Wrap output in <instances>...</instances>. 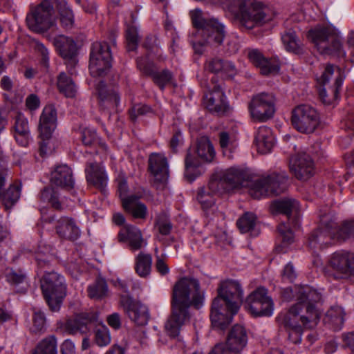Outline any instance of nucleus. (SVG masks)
I'll return each instance as SVG.
<instances>
[{"label": "nucleus", "instance_id": "f257e3e1", "mask_svg": "<svg viewBox=\"0 0 354 354\" xmlns=\"http://www.w3.org/2000/svg\"><path fill=\"white\" fill-rule=\"evenodd\" d=\"M297 302L286 313H281L277 317L279 324L283 326L288 333V339L294 344L301 342L302 328L315 327L320 318L318 304L322 301V295L309 286L295 288Z\"/></svg>", "mask_w": 354, "mask_h": 354}, {"label": "nucleus", "instance_id": "f03ea898", "mask_svg": "<svg viewBox=\"0 0 354 354\" xmlns=\"http://www.w3.org/2000/svg\"><path fill=\"white\" fill-rule=\"evenodd\" d=\"M288 176L284 171L274 172L261 178L252 180L251 175L239 167H231L222 171L219 179H212L209 187L212 192H230L240 187H249L250 194L254 198H261L283 192L287 187Z\"/></svg>", "mask_w": 354, "mask_h": 354}, {"label": "nucleus", "instance_id": "7ed1b4c3", "mask_svg": "<svg viewBox=\"0 0 354 354\" xmlns=\"http://www.w3.org/2000/svg\"><path fill=\"white\" fill-rule=\"evenodd\" d=\"M205 294L195 278L183 277L175 283L172 290L171 314L165 325L170 337H177L181 327L189 321L192 307L199 309L203 306Z\"/></svg>", "mask_w": 354, "mask_h": 354}, {"label": "nucleus", "instance_id": "20e7f679", "mask_svg": "<svg viewBox=\"0 0 354 354\" xmlns=\"http://www.w3.org/2000/svg\"><path fill=\"white\" fill-rule=\"evenodd\" d=\"M243 290L241 284L234 280L221 283L218 296L214 299L210 319L214 327L225 329L232 321L243 303Z\"/></svg>", "mask_w": 354, "mask_h": 354}, {"label": "nucleus", "instance_id": "39448f33", "mask_svg": "<svg viewBox=\"0 0 354 354\" xmlns=\"http://www.w3.org/2000/svg\"><path fill=\"white\" fill-rule=\"evenodd\" d=\"M223 9L236 15L241 25L246 29L261 26L272 18L270 8L256 0H218Z\"/></svg>", "mask_w": 354, "mask_h": 354}, {"label": "nucleus", "instance_id": "423d86ee", "mask_svg": "<svg viewBox=\"0 0 354 354\" xmlns=\"http://www.w3.org/2000/svg\"><path fill=\"white\" fill-rule=\"evenodd\" d=\"M321 226L309 237L308 244L313 249H322L330 245L333 240L345 241L354 238V221L346 222L339 229L332 220L328 221L326 216H322Z\"/></svg>", "mask_w": 354, "mask_h": 354}, {"label": "nucleus", "instance_id": "0eeeda50", "mask_svg": "<svg viewBox=\"0 0 354 354\" xmlns=\"http://www.w3.org/2000/svg\"><path fill=\"white\" fill-rule=\"evenodd\" d=\"M193 26L197 29V34L201 39L194 44L196 52L202 53L201 47L207 45L221 44L225 35V27L215 18L205 19L202 16V11L195 9L190 12Z\"/></svg>", "mask_w": 354, "mask_h": 354}, {"label": "nucleus", "instance_id": "6e6552de", "mask_svg": "<svg viewBox=\"0 0 354 354\" xmlns=\"http://www.w3.org/2000/svg\"><path fill=\"white\" fill-rule=\"evenodd\" d=\"M307 37L321 54L345 57L341 38L334 28L317 26L310 30Z\"/></svg>", "mask_w": 354, "mask_h": 354}, {"label": "nucleus", "instance_id": "1a4fd4ad", "mask_svg": "<svg viewBox=\"0 0 354 354\" xmlns=\"http://www.w3.org/2000/svg\"><path fill=\"white\" fill-rule=\"evenodd\" d=\"M44 297L52 311H58L66 295L64 277L55 272H46L40 281Z\"/></svg>", "mask_w": 354, "mask_h": 354}, {"label": "nucleus", "instance_id": "9d476101", "mask_svg": "<svg viewBox=\"0 0 354 354\" xmlns=\"http://www.w3.org/2000/svg\"><path fill=\"white\" fill-rule=\"evenodd\" d=\"M196 153L198 158L188 151L185 160V176L189 181H193L201 174L198 158L205 162H211L215 156L213 145L208 138L203 136L198 139Z\"/></svg>", "mask_w": 354, "mask_h": 354}, {"label": "nucleus", "instance_id": "9b49d317", "mask_svg": "<svg viewBox=\"0 0 354 354\" xmlns=\"http://www.w3.org/2000/svg\"><path fill=\"white\" fill-rule=\"evenodd\" d=\"M111 66L110 46L106 42L93 44L90 53L89 71L93 77L105 75Z\"/></svg>", "mask_w": 354, "mask_h": 354}, {"label": "nucleus", "instance_id": "f8f14e48", "mask_svg": "<svg viewBox=\"0 0 354 354\" xmlns=\"http://www.w3.org/2000/svg\"><path fill=\"white\" fill-rule=\"evenodd\" d=\"M244 307L253 317H270L273 314L274 303L264 288H258L246 298Z\"/></svg>", "mask_w": 354, "mask_h": 354}, {"label": "nucleus", "instance_id": "ddd939ff", "mask_svg": "<svg viewBox=\"0 0 354 354\" xmlns=\"http://www.w3.org/2000/svg\"><path fill=\"white\" fill-rule=\"evenodd\" d=\"M53 12V8L50 2L48 0L43 1L28 14L26 23L28 28L36 32L47 30L54 24Z\"/></svg>", "mask_w": 354, "mask_h": 354}, {"label": "nucleus", "instance_id": "4468645a", "mask_svg": "<svg viewBox=\"0 0 354 354\" xmlns=\"http://www.w3.org/2000/svg\"><path fill=\"white\" fill-rule=\"evenodd\" d=\"M319 122V116L315 109L308 104L295 108L292 113V124L299 132L313 133Z\"/></svg>", "mask_w": 354, "mask_h": 354}, {"label": "nucleus", "instance_id": "2eb2a0df", "mask_svg": "<svg viewBox=\"0 0 354 354\" xmlns=\"http://www.w3.org/2000/svg\"><path fill=\"white\" fill-rule=\"evenodd\" d=\"M252 118L266 122L272 118L275 112V97L272 93H261L255 95L248 104Z\"/></svg>", "mask_w": 354, "mask_h": 354}, {"label": "nucleus", "instance_id": "dca6fc26", "mask_svg": "<svg viewBox=\"0 0 354 354\" xmlns=\"http://www.w3.org/2000/svg\"><path fill=\"white\" fill-rule=\"evenodd\" d=\"M52 41L58 55L64 60L68 71L73 74L78 62L76 42L72 38L62 35L54 37Z\"/></svg>", "mask_w": 354, "mask_h": 354}, {"label": "nucleus", "instance_id": "f3484780", "mask_svg": "<svg viewBox=\"0 0 354 354\" xmlns=\"http://www.w3.org/2000/svg\"><path fill=\"white\" fill-rule=\"evenodd\" d=\"M328 268L334 272L335 279L354 275V253L345 251L334 252L328 261Z\"/></svg>", "mask_w": 354, "mask_h": 354}, {"label": "nucleus", "instance_id": "a211bd4d", "mask_svg": "<svg viewBox=\"0 0 354 354\" xmlns=\"http://www.w3.org/2000/svg\"><path fill=\"white\" fill-rule=\"evenodd\" d=\"M203 104L210 112L222 114L227 111L228 105L225 96L216 83L215 77L211 79V83L207 86V92L203 97Z\"/></svg>", "mask_w": 354, "mask_h": 354}, {"label": "nucleus", "instance_id": "6ab92c4d", "mask_svg": "<svg viewBox=\"0 0 354 354\" xmlns=\"http://www.w3.org/2000/svg\"><path fill=\"white\" fill-rule=\"evenodd\" d=\"M120 304L129 319L138 326H145L149 319L147 306L135 301L132 297L127 295L120 297Z\"/></svg>", "mask_w": 354, "mask_h": 354}, {"label": "nucleus", "instance_id": "aec40b11", "mask_svg": "<svg viewBox=\"0 0 354 354\" xmlns=\"http://www.w3.org/2000/svg\"><path fill=\"white\" fill-rule=\"evenodd\" d=\"M95 312L82 313L73 319H70L65 324V330L71 335H86L91 330L90 324L97 321Z\"/></svg>", "mask_w": 354, "mask_h": 354}, {"label": "nucleus", "instance_id": "412c9836", "mask_svg": "<svg viewBox=\"0 0 354 354\" xmlns=\"http://www.w3.org/2000/svg\"><path fill=\"white\" fill-rule=\"evenodd\" d=\"M137 67L143 74L151 76L154 82L162 89L167 84L172 82L171 73L168 70L156 72L153 63L149 60L148 56L138 58Z\"/></svg>", "mask_w": 354, "mask_h": 354}, {"label": "nucleus", "instance_id": "4be33fe9", "mask_svg": "<svg viewBox=\"0 0 354 354\" xmlns=\"http://www.w3.org/2000/svg\"><path fill=\"white\" fill-rule=\"evenodd\" d=\"M290 170L297 178L306 180L314 174L313 162L308 154L297 155L290 159Z\"/></svg>", "mask_w": 354, "mask_h": 354}, {"label": "nucleus", "instance_id": "5701e85b", "mask_svg": "<svg viewBox=\"0 0 354 354\" xmlns=\"http://www.w3.org/2000/svg\"><path fill=\"white\" fill-rule=\"evenodd\" d=\"M149 169L156 182L165 183L169 178V164L162 153H153L149 158Z\"/></svg>", "mask_w": 354, "mask_h": 354}, {"label": "nucleus", "instance_id": "b1692460", "mask_svg": "<svg viewBox=\"0 0 354 354\" xmlns=\"http://www.w3.org/2000/svg\"><path fill=\"white\" fill-rule=\"evenodd\" d=\"M118 238L121 243H128L130 250L133 252L140 250L146 245L140 230L132 225H125L121 228Z\"/></svg>", "mask_w": 354, "mask_h": 354}, {"label": "nucleus", "instance_id": "393cba45", "mask_svg": "<svg viewBox=\"0 0 354 354\" xmlns=\"http://www.w3.org/2000/svg\"><path fill=\"white\" fill-rule=\"evenodd\" d=\"M57 121L56 109L53 105L46 106L39 118V131L43 140H48L55 129Z\"/></svg>", "mask_w": 354, "mask_h": 354}, {"label": "nucleus", "instance_id": "a878e982", "mask_svg": "<svg viewBox=\"0 0 354 354\" xmlns=\"http://www.w3.org/2000/svg\"><path fill=\"white\" fill-rule=\"evenodd\" d=\"M248 57L250 62L260 70L262 75L276 73L279 69L276 62L266 58L258 49H248Z\"/></svg>", "mask_w": 354, "mask_h": 354}, {"label": "nucleus", "instance_id": "bb28decb", "mask_svg": "<svg viewBox=\"0 0 354 354\" xmlns=\"http://www.w3.org/2000/svg\"><path fill=\"white\" fill-rule=\"evenodd\" d=\"M248 342V335L245 328L241 325H234L230 330L225 346L230 351L239 354Z\"/></svg>", "mask_w": 354, "mask_h": 354}, {"label": "nucleus", "instance_id": "cd10ccee", "mask_svg": "<svg viewBox=\"0 0 354 354\" xmlns=\"http://www.w3.org/2000/svg\"><path fill=\"white\" fill-rule=\"evenodd\" d=\"M13 120L15 138L20 145L26 147L31 139L28 120L22 113L19 111L16 112Z\"/></svg>", "mask_w": 354, "mask_h": 354}, {"label": "nucleus", "instance_id": "c85d7f7f", "mask_svg": "<svg viewBox=\"0 0 354 354\" xmlns=\"http://www.w3.org/2000/svg\"><path fill=\"white\" fill-rule=\"evenodd\" d=\"M99 104L106 109L116 108L120 103V95L115 88H108L103 82H100L96 86Z\"/></svg>", "mask_w": 354, "mask_h": 354}, {"label": "nucleus", "instance_id": "c756f323", "mask_svg": "<svg viewBox=\"0 0 354 354\" xmlns=\"http://www.w3.org/2000/svg\"><path fill=\"white\" fill-rule=\"evenodd\" d=\"M86 180L90 185L103 189L107 184L108 177L104 167L96 162H88L85 168Z\"/></svg>", "mask_w": 354, "mask_h": 354}, {"label": "nucleus", "instance_id": "7c9ffc66", "mask_svg": "<svg viewBox=\"0 0 354 354\" xmlns=\"http://www.w3.org/2000/svg\"><path fill=\"white\" fill-rule=\"evenodd\" d=\"M56 233L64 239L76 240L80 235V231L74 220L69 217H61L55 225Z\"/></svg>", "mask_w": 354, "mask_h": 354}, {"label": "nucleus", "instance_id": "2f4dec72", "mask_svg": "<svg viewBox=\"0 0 354 354\" xmlns=\"http://www.w3.org/2000/svg\"><path fill=\"white\" fill-rule=\"evenodd\" d=\"M140 196L130 194L127 198H124L122 207L134 218L145 220L148 215L147 207L140 201Z\"/></svg>", "mask_w": 354, "mask_h": 354}, {"label": "nucleus", "instance_id": "473e14b6", "mask_svg": "<svg viewBox=\"0 0 354 354\" xmlns=\"http://www.w3.org/2000/svg\"><path fill=\"white\" fill-rule=\"evenodd\" d=\"M52 184L65 189L73 187L74 180L71 169L66 165H58L52 172Z\"/></svg>", "mask_w": 354, "mask_h": 354}, {"label": "nucleus", "instance_id": "72a5a7b5", "mask_svg": "<svg viewBox=\"0 0 354 354\" xmlns=\"http://www.w3.org/2000/svg\"><path fill=\"white\" fill-rule=\"evenodd\" d=\"M254 143L259 152L261 153L270 152L274 143L271 129L266 126L260 127L256 133Z\"/></svg>", "mask_w": 354, "mask_h": 354}, {"label": "nucleus", "instance_id": "f704fd0d", "mask_svg": "<svg viewBox=\"0 0 354 354\" xmlns=\"http://www.w3.org/2000/svg\"><path fill=\"white\" fill-rule=\"evenodd\" d=\"M333 75L335 76L334 86H335V90L334 91V95L335 97L338 95L339 89L342 86L344 81L341 69L339 67L330 64H327L323 73L318 79V82L319 84L324 86L329 82L330 79Z\"/></svg>", "mask_w": 354, "mask_h": 354}, {"label": "nucleus", "instance_id": "c9c22d12", "mask_svg": "<svg viewBox=\"0 0 354 354\" xmlns=\"http://www.w3.org/2000/svg\"><path fill=\"white\" fill-rule=\"evenodd\" d=\"M281 41L287 51L297 55L304 53V46L294 30H286L281 35Z\"/></svg>", "mask_w": 354, "mask_h": 354}, {"label": "nucleus", "instance_id": "e433bc0d", "mask_svg": "<svg viewBox=\"0 0 354 354\" xmlns=\"http://www.w3.org/2000/svg\"><path fill=\"white\" fill-rule=\"evenodd\" d=\"M152 257L150 254L140 252L135 257L134 269L138 276L142 278L149 276L152 267Z\"/></svg>", "mask_w": 354, "mask_h": 354}, {"label": "nucleus", "instance_id": "4c0bfd02", "mask_svg": "<svg viewBox=\"0 0 354 354\" xmlns=\"http://www.w3.org/2000/svg\"><path fill=\"white\" fill-rule=\"evenodd\" d=\"M298 209V203L292 198H283L274 201L270 205L272 214H283L288 218L291 213Z\"/></svg>", "mask_w": 354, "mask_h": 354}, {"label": "nucleus", "instance_id": "58836bf2", "mask_svg": "<svg viewBox=\"0 0 354 354\" xmlns=\"http://www.w3.org/2000/svg\"><path fill=\"white\" fill-rule=\"evenodd\" d=\"M55 6L62 25L66 28H71L74 24V15L68 3L65 0H57Z\"/></svg>", "mask_w": 354, "mask_h": 354}, {"label": "nucleus", "instance_id": "ea45409f", "mask_svg": "<svg viewBox=\"0 0 354 354\" xmlns=\"http://www.w3.org/2000/svg\"><path fill=\"white\" fill-rule=\"evenodd\" d=\"M344 311L340 306L331 307L326 313L324 322L331 324L334 330L342 328L344 321Z\"/></svg>", "mask_w": 354, "mask_h": 354}, {"label": "nucleus", "instance_id": "a19ab883", "mask_svg": "<svg viewBox=\"0 0 354 354\" xmlns=\"http://www.w3.org/2000/svg\"><path fill=\"white\" fill-rule=\"evenodd\" d=\"M57 87L67 97H73L77 93V86L74 81L64 72L60 73L57 77Z\"/></svg>", "mask_w": 354, "mask_h": 354}, {"label": "nucleus", "instance_id": "79ce46f5", "mask_svg": "<svg viewBox=\"0 0 354 354\" xmlns=\"http://www.w3.org/2000/svg\"><path fill=\"white\" fill-rule=\"evenodd\" d=\"M88 295L93 299H102L108 295V286L104 279L99 278L87 288Z\"/></svg>", "mask_w": 354, "mask_h": 354}, {"label": "nucleus", "instance_id": "37998d69", "mask_svg": "<svg viewBox=\"0 0 354 354\" xmlns=\"http://www.w3.org/2000/svg\"><path fill=\"white\" fill-rule=\"evenodd\" d=\"M218 192H212L209 186L206 188H201L198 190L197 194V200L199 203L201 205L203 209L205 212H207L208 209L212 208V210H214V194H216ZM208 215V212H207Z\"/></svg>", "mask_w": 354, "mask_h": 354}, {"label": "nucleus", "instance_id": "c03bdc74", "mask_svg": "<svg viewBox=\"0 0 354 354\" xmlns=\"http://www.w3.org/2000/svg\"><path fill=\"white\" fill-rule=\"evenodd\" d=\"M21 183H15L14 184L10 185L6 192L2 191L0 196H1L4 205L6 208L11 207L19 200L21 194Z\"/></svg>", "mask_w": 354, "mask_h": 354}, {"label": "nucleus", "instance_id": "a18cd8bd", "mask_svg": "<svg viewBox=\"0 0 354 354\" xmlns=\"http://www.w3.org/2000/svg\"><path fill=\"white\" fill-rule=\"evenodd\" d=\"M57 342L54 335L42 339L37 345L35 354H57Z\"/></svg>", "mask_w": 354, "mask_h": 354}, {"label": "nucleus", "instance_id": "49530a36", "mask_svg": "<svg viewBox=\"0 0 354 354\" xmlns=\"http://www.w3.org/2000/svg\"><path fill=\"white\" fill-rule=\"evenodd\" d=\"M39 198L42 201L49 203L55 209H60L62 208L58 193L55 188L45 187L41 192Z\"/></svg>", "mask_w": 354, "mask_h": 354}, {"label": "nucleus", "instance_id": "de8ad7c7", "mask_svg": "<svg viewBox=\"0 0 354 354\" xmlns=\"http://www.w3.org/2000/svg\"><path fill=\"white\" fill-rule=\"evenodd\" d=\"M257 217L255 214L246 212L237 221V226L242 233L251 230L255 225Z\"/></svg>", "mask_w": 354, "mask_h": 354}, {"label": "nucleus", "instance_id": "09e8293b", "mask_svg": "<svg viewBox=\"0 0 354 354\" xmlns=\"http://www.w3.org/2000/svg\"><path fill=\"white\" fill-rule=\"evenodd\" d=\"M6 278V281L12 286H18L26 283V275L21 270L7 269Z\"/></svg>", "mask_w": 354, "mask_h": 354}, {"label": "nucleus", "instance_id": "8fccbe9b", "mask_svg": "<svg viewBox=\"0 0 354 354\" xmlns=\"http://www.w3.org/2000/svg\"><path fill=\"white\" fill-rule=\"evenodd\" d=\"M127 48L129 51L136 49L138 42V33L137 28L129 26L126 30Z\"/></svg>", "mask_w": 354, "mask_h": 354}, {"label": "nucleus", "instance_id": "3c124183", "mask_svg": "<svg viewBox=\"0 0 354 354\" xmlns=\"http://www.w3.org/2000/svg\"><path fill=\"white\" fill-rule=\"evenodd\" d=\"M278 231L281 239L283 247H287L293 243L294 236L289 226L282 223L279 225Z\"/></svg>", "mask_w": 354, "mask_h": 354}, {"label": "nucleus", "instance_id": "603ef678", "mask_svg": "<svg viewBox=\"0 0 354 354\" xmlns=\"http://www.w3.org/2000/svg\"><path fill=\"white\" fill-rule=\"evenodd\" d=\"M95 342L100 347L107 346L111 342L109 330L106 328L97 329L95 335Z\"/></svg>", "mask_w": 354, "mask_h": 354}, {"label": "nucleus", "instance_id": "864d4df0", "mask_svg": "<svg viewBox=\"0 0 354 354\" xmlns=\"http://www.w3.org/2000/svg\"><path fill=\"white\" fill-rule=\"evenodd\" d=\"M32 331L37 333L41 331L45 326L46 319L43 313L35 310L32 317Z\"/></svg>", "mask_w": 354, "mask_h": 354}, {"label": "nucleus", "instance_id": "5fc2aeb1", "mask_svg": "<svg viewBox=\"0 0 354 354\" xmlns=\"http://www.w3.org/2000/svg\"><path fill=\"white\" fill-rule=\"evenodd\" d=\"M156 225L159 232L162 235H168L171 230V224L165 215H159L156 218Z\"/></svg>", "mask_w": 354, "mask_h": 354}, {"label": "nucleus", "instance_id": "6e6d98bb", "mask_svg": "<svg viewBox=\"0 0 354 354\" xmlns=\"http://www.w3.org/2000/svg\"><path fill=\"white\" fill-rule=\"evenodd\" d=\"M151 112V107L146 104H135L130 110V117L132 120H136L138 116L145 115Z\"/></svg>", "mask_w": 354, "mask_h": 354}, {"label": "nucleus", "instance_id": "4d7b16f0", "mask_svg": "<svg viewBox=\"0 0 354 354\" xmlns=\"http://www.w3.org/2000/svg\"><path fill=\"white\" fill-rule=\"evenodd\" d=\"M81 139L85 145L93 144L97 140L95 131L91 129H84L82 131Z\"/></svg>", "mask_w": 354, "mask_h": 354}, {"label": "nucleus", "instance_id": "13d9d810", "mask_svg": "<svg viewBox=\"0 0 354 354\" xmlns=\"http://www.w3.org/2000/svg\"><path fill=\"white\" fill-rule=\"evenodd\" d=\"M282 280L287 282H292L297 277L295 270L291 263H288L283 270Z\"/></svg>", "mask_w": 354, "mask_h": 354}, {"label": "nucleus", "instance_id": "bf43d9fd", "mask_svg": "<svg viewBox=\"0 0 354 354\" xmlns=\"http://www.w3.org/2000/svg\"><path fill=\"white\" fill-rule=\"evenodd\" d=\"M35 49L41 57L43 64L46 66L49 60V51L48 48L42 43L36 41L35 42Z\"/></svg>", "mask_w": 354, "mask_h": 354}, {"label": "nucleus", "instance_id": "052dcab7", "mask_svg": "<svg viewBox=\"0 0 354 354\" xmlns=\"http://www.w3.org/2000/svg\"><path fill=\"white\" fill-rule=\"evenodd\" d=\"M329 91H327L325 88H322L319 91V96L322 99V102L325 104H329L334 100H335L338 95L335 97L334 91L335 90V86L334 88H329Z\"/></svg>", "mask_w": 354, "mask_h": 354}, {"label": "nucleus", "instance_id": "680f3d73", "mask_svg": "<svg viewBox=\"0 0 354 354\" xmlns=\"http://www.w3.org/2000/svg\"><path fill=\"white\" fill-rule=\"evenodd\" d=\"M223 62V60L218 58L212 59L207 62L206 68L207 70L214 73H221Z\"/></svg>", "mask_w": 354, "mask_h": 354}, {"label": "nucleus", "instance_id": "e2e57ef3", "mask_svg": "<svg viewBox=\"0 0 354 354\" xmlns=\"http://www.w3.org/2000/svg\"><path fill=\"white\" fill-rule=\"evenodd\" d=\"M155 267L158 272L165 276L169 272V268L162 256H156Z\"/></svg>", "mask_w": 354, "mask_h": 354}, {"label": "nucleus", "instance_id": "0e129e2a", "mask_svg": "<svg viewBox=\"0 0 354 354\" xmlns=\"http://www.w3.org/2000/svg\"><path fill=\"white\" fill-rule=\"evenodd\" d=\"M26 106L30 111H35L40 106V100L35 94L29 95L26 99Z\"/></svg>", "mask_w": 354, "mask_h": 354}, {"label": "nucleus", "instance_id": "69168bd1", "mask_svg": "<svg viewBox=\"0 0 354 354\" xmlns=\"http://www.w3.org/2000/svg\"><path fill=\"white\" fill-rule=\"evenodd\" d=\"M128 192V186L127 183L125 178H120L118 179V192L119 196L120 198L122 205L123 204V201L124 198H127L129 195L127 194Z\"/></svg>", "mask_w": 354, "mask_h": 354}, {"label": "nucleus", "instance_id": "338daca9", "mask_svg": "<svg viewBox=\"0 0 354 354\" xmlns=\"http://www.w3.org/2000/svg\"><path fill=\"white\" fill-rule=\"evenodd\" d=\"M233 139L229 133L222 131L219 133V144L222 149H227L232 144Z\"/></svg>", "mask_w": 354, "mask_h": 354}, {"label": "nucleus", "instance_id": "774afa93", "mask_svg": "<svg viewBox=\"0 0 354 354\" xmlns=\"http://www.w3.org/2000/svg\"><path fill=\"white\" fill-rule=\"evenodd\" d=\"M61 354H75L74 343L71 339H66L60 346Z\"/></svg>", "mask_w": 354, "mask_h": 354}]
</instances>
